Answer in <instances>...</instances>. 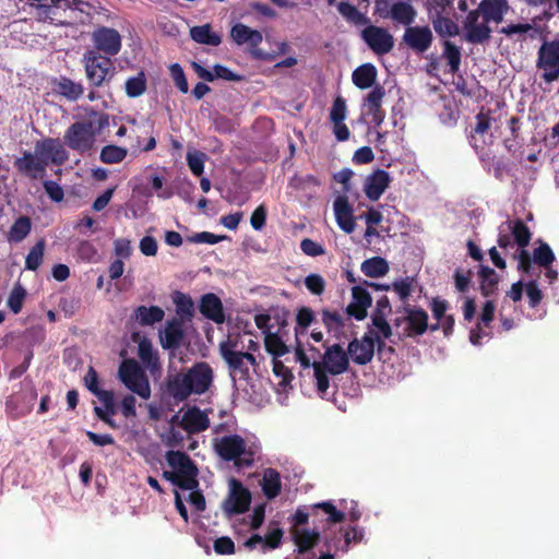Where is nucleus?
I'll list each match as a JSON object with an SVG mask.
<instances>
[{
    "instance_id": "obj_1",
    "label": "nucleus",
    "mask_w": 559,
    "mask_h": 559,
    "mask_svg": "<svg viewBox=\"0 0 559 559\" xmlns=\"http://www.w3.org/2000/svg\"><path fill=\"white\" fill-rule=\"evenodd\" d=\"M214 451L224 462H233L237 468L252 467L254 452L248 448L245 438L238 433L214 439Z\"/></svg>"
},
{
    "instance_id": "obj_2",
    "label": "nucleus",
    "mask_w": 559,
    "mask_h": 559,
    "mask_svg": "<svg viewBox=\"0 0 559 559\" xmlns=\"http://www.w3.org/2000/svg\"><path fill=\"white\" fill-rule=\"evenodd\" d=\"M85 78L93 88L109 85L116 74L112 59L97 51H85L82 57Z\"/></svg>"
},
{
    "instance_id": "obj_3",
    "label": "nucleus",
    "mask_w": 559,
    "mask_h": 559,
    "mask_svg": "<svg viewBox=\"0 0 559 559\" xmlns=\"http://www.w3.org/2000/svg\"><path fill=\"white\" fill-rule=\"evenodd\" d=\"M82 2H25L29 14L38 22L52 23V25H71L72 13ZM88 4V2H84Z\"/></svg>"
},
{
    "instance_id": "obj_4",
    "label": "nucleus",
    "mask_w": 559,
    "mask_h": 559,
    "mask_svg": "<svg viewBox=\"0 0 559 559\" xmlns=\"http://www.w3.org/2000/svg\"><path fill=\"white\" fill-rule=\"evenodd\" d=\"M118 377L132 393L144 400L151 397L152 389L148 376L143 372L135 360H123L119 367Z\"/></svg>"
},
{
    "instance_id": "obj_5",
    "label": "nucleus",
    "mask_w": 559,
    "mask_h": 559,
    "mask_svg": "<svg viewBox=\"0 0 559 559\" xmlns=\"http://www.w3.org/2000/svg\"><path fill=\"white\" fill-rule=\"evenodd\" d=\"M237 343L224 341L219 343L218 350L231 374H238L241 379L249 378V365L258 366V361L252 353L236 349Z\"/></svg>"
},
{
    "instance_id": "obj_6",
    "label": "nucleus",
    "mask_w": 559,
    "mask_h": 559,
    "mask_svg": "<svg viewBox=\"0 0 559 559\" xmlns=\"http://www.w3.org/2000/svg\"><path fill=\"white\" fill-rule=\"evenodd\" d=\"M179 371L191 396L205 394L213 384V369L205 361L195 362L192 367L181 368Z\"/></svg>"
},
{
    "instance_id": "obj_7",
    "label": "nucleus",
    "mask_w": 559,
    "mask_h": 559,
    "mask_svg": "<svg viewBox=\"0 0 559 559\" xmlns=\"http://www.w3.org/2000/svg\"><path fill=\"white\" fill-rule=\"evenodd\" d=\"M229 36H231V40L237 45L241 46L247 44L250 47V53L255 60L267 61L271 62L274 60V55L269 52H264L259 49V45L262 43V34L258 29H253L246 24H241L239 22L229 31Z\"/></svg>"
},
{
    "instance_id": "obj_8",
    "label": "nucleus",
    "mask_w": 559,
    "mask_h": 559,
    "mask_svg": "<svg viewBox=\"0 0 559 559\" xmlns=\"http://www.w3.org/2000/svg\"><path fill=\"white\" fill-rule=\"evenodd\" d=\"M95 133L91 121H75L66 131L64 144L72 151L84 154L92 150Z\"/></svg>"
},
{
    "instance_id": "obj_9",
    "label": "nucleus",
    "mask_w": 559,
    "mask_h": 559,
    "mask_svg": "<svg viewBox=\"0 0 559 559\" xmlns=\"http://www.w3.org/2000/svg\"><path fill=\"white\" fill-rule=\"evenodd\" d=\"M166 461L168 466L183 478L182 490H193L199 487V468L189 455L181 451H168Z\"/></svg>"
},
{
    "instance_id": "obj_10",
    "label": "nucleus",
    "mask_w": 559,
    "mask_h": 559,
    "mask_svg": "<svg viewBox=\"0 0 559 559\" xmlns=\"http://www.w3.org/2000/svg\"><path fill=\"white\" fill-rule=\"evenodd\" d=\"M91 40L93 49L87 51H97L103 57H109L110 59L120 52L122 46L120 33L109 26L94 28L91 33Z\"/></svg>"
},
{
    "instance_id": "obj_11",
    "label": "nucleus",
    "mask_w": 559,
    "mask_h": 559,
    "mask_svg": "<svg viewBox=\"0 0 559 559\" xmlns=\"http://www.w3.org/2000/svg\"><path fill=\"white\" fill-rule=\"evenodd\" d=\"M376 14L383 20H390L394 25H412L417 17V11L412 2H376Z\"/></svg>"
},
{
    "instance_id": "obj_12",
    "label": "nucleus",
    "mask_w": 559,
    "mask_h": 559,
    "mask_svg": "<svg viewBox=\"0 0 559 559\" xmlns=\"http://www.w3.org/2000/svg\"><path fill=\"white\" fill-rule=\"evenodd\" d=\"M430 4L432 5L428 10L436 33L441 37L457 36L460 25L448 16L452 10V2H430Z\"/></svg>"
},
{
    "instance_id": "obj_13",
    "label": "nucleus",
    "mask_w": 559,
    "mask_h": 559,
    "mask_svg": "<svg viewBox=\"0 0 559 559\" xmlns=\"http://www.w3.org/2000/svg\"><path fill=\"white\" fill-rule=\"evenodd\" d=\"M250 503L251 492L249 489L240 480L231 478L228 496L222 503L224 513L228 516L245 513L249 510Z\"/></svg>"
},
{
    "instance_id": "obj_14",
    "label": "nucleus",
    "mask_w": 559,
    "mask_h": 559,
    "mask_svg": "<svg viewBox=\"0 0 559 559\" xmlns=\"http://www.w3.org/2000/svg\"><path fill=\"white\" fill-rule=\"evenodd\" d=\"M160 397L163 401L178 405L191 397V393L187 388L180 371H168L164 381L159 386Z\"/></svg>"
},
{
    "instance_id": "obj_15",
    "label": "nucleus",
    "mask_w": 559,
    "mask_h": 559,
    "mask_svg": "<svg viewBox=\"0 0 559 559\" xmlns=\"http://www.w3.org/2000/svg\"><path fill=\"white\" fill-rule=\"evenodd\" d=\"M464 39L471 44H484L491 35L490 26L485 22L477 9L471 10L463 21Z\"/></svg>"
},
{
    "instance_id": "obj_16",
    "label": "nucleus",
    "mask_w": 559,
    "mask_h": 559,
    "mask_svg": "<svg viewBox=\"0 0 559 559\" xmlns=\"http://www.w3.org/2000/svg\"><path fill=\"white\" fill-rule=\"evenodd\" d=\"M361 38L378 56L389 53L394 47V38L391 33L381 26L367 25L361 31Z\"/></svg>"
},
{
    "instance_id": "obj_17",
    "label": "nucleus",
    "mask_w": 559,
    "mask_h": 559,
    "mask_svg": "<svg viewBox=\"0 0 559 559\" xmlns=\"http://www.w3.org/2000/svg\"><path fill=\"white\" fill-rule=\"evenodd\" d=\"M318 510H322L328 514V522L329 523H341L345 520V513L337 508H335V504L328 501V502H321L313 504L311 507V511H308L307 507H298L295 511V513L292 515V523L294 526H301L308 523L309 516L317 515Z\"/></svg>"
},
{
    "instance_id": "obj_18",
    "label": "nucleus",
    "mask_w": 559,
    "mask_h": 559,
    "mask_svg": "<svg viewBox=\"0 0 559 559\" xmlns=\"http://www.w3.org/2000/svg\"><path fill=\"white\" fill-rule=\"evenodd\" d=\"M432 40V31L427 25L413 26L411 24L405 27L402 36V41L406 47L417 53L426 52L431 47Z\"/></svg>"
},
{
    "instance_id": "obj_19",
    "label": "nucleus",
    "mask_w": 559,
    "mask_h": 559,
    "mask_svg": "<svg viewBox=\"0 0 559 559\" xmlns=\"http://www.w3.org/2000/svg\"><path fill=\"white\" fill-rule=\"evenodd\" d=\"M16 170L32 180L41 179L46 173L47 158L32 152H24L14 160Z\"/></svg>"
},
{
    "instance_id": "obj_20",
    "label": "nucleus",
    "mask_w": 559,
    "mask_h": 559,
    "mask_svg": "<svg viewBox=\"0 0 559 559\" xmlns=\"http://www.w3.org/2000/svg\"><path fill=\"white\" fill-rule=\"evenodd\" d=\"M366 533L361 527L350 526L347 530H340L338 534L331 537L329 534L324 537L325 546L336 551H348L350 545L361 543Z\"/></svg>"
},
{
    "instance_id": "obj_21",
    "label": "nucleus",
    "mask_w": 559,
    "mask_h": 559,
    "mask_svg": "<svg viewBox=\"0 0 559 559\" xmlns=\"http://www.w3.org/2000/svg\"><path fill=\"white\" fill-rule=\"evenodd\" d=\"M64 145L59 139L47 138L36 143L35 153L40 154L43 158H47V163L51 160L52 164L61 166L69 158Z\"/></svg>"
},
{
    "instance_id": "obj_22",
    "label": "nucleus",
    "mask_w": 559,
    "mask_h": 559,
    "mask_svg": "<svg viewBox=\"0 0 559 559\" xmlns=\"http://www.w3.org/2000/svg\"><path fill=\"white\" fill-rule=\"evenodd\" d=\"M403 311L406 314L404 321L407 323L406 334L408 336L423 335L428 331L429 317L426 310L405 304Z\"/></svg>"
},
{
    "instance_id": "obj_23",
    "label": "nucleus",
    "mask_w": 559,
    "mask_h": 559,
    "mask_svg": "<svg viewBox=\"0 0 559 559\" xmlns=\"http://www.w3.org/2000/svg\"><path fill=\"white\" fill-rule=\"evenodd\" d=\"M321 365L330 374H342L347 371L349 366L348 353L340 344H334L326 349L324 362Z\"/></svg>"
},
{
    "instance_id": "obj_24",
    "label": "nucleus",
    "mask_w": 559,
    "mask_h": 559,
    "mask_svg": "<svg viewBox=\"0 0 559 559\" xmlns=\"http://www.w3.org/2000/svg\"><path fill=\"white\" fill-rule=\"evenodd\" d=\"M391 182L390 175L386 170L378 168L365 180V195L369 200L376 202L380 200Z\"/></svg>"
},
{
    "instance_id": "obj_25",
    "label": "nucleus",
    "mask_w": 559,
    "mask_h": 559,
    "mask_svg": "<svg viewBox=\"0 0 559 559\" xmlns=\"http://www.w3.org/2000/svg\"><path fill=\"white\" fill-rule=\"evenodd\" d=\"M199 310L204 318L216 324H222L225 321L223 304L219 297L214 293L202 295L199 302Z\"/></svg>"
},
{
    "instance_id": "obj_26",
    "label": "nucleus",
    "mask_w": 559,
    "mask_h": 559,
    "mask_svg": "<svg viewBox=\"0 0 559 559\" xmlns=\"http://www.w3.org/2000/svg\"><path fill=\"white\" fill-rule=\"evenodd\" d=\"M183 322L179 319H171L166 322L163 332H159L160 345L164 349L175 350L182 344L185 332Z\"/></svg>"
},
{
    "instance_id": "obj_27",
    "label": "nucleus",
    "mask_w": 559,
    "mask_h": 559,
    "mask_svg": "<svg viewBox=\"0 0 559 559\" xmlns=\"http://www.w3.org/2000/svg\"><path fill=\"white\" fill-rule=\"evenodd\" d=\"M385 88L382 85H376L365 98L367 112L372 117L373 123L379 127L384 121L385 111L382 109Z\"/></svg>"
},
{
    "instance_id": "obj_28",
    "label": "nucleus",
    "mask_w": 559,
    "mask_h": 559,
    "mask_svg": "<svg viewBox=\"0 0 559 559\" xmlns=\"http://www.w3.org/2000/svg\"><path fill=\"white\" fill-rule=\"evenodd\" d=\"M180 426L189 433H199L209 428L210 419L205 412L192 406L183 413Z\"/></svg>"
},
{
    "instance_id": "obj_29",
    "label": "nucleus",
    "mask_w": 559,
    "mask_h": 559,
    "mask_svg": "<svg viewBox=\"0 0 559 559\" xmlns=\"http://www.w3.org/2000/svg\"><path fill=\"white\" fill-rule=\"evenodd\" d=\"M334 212L338 227L346 234L355 230V217L353 216V207L346 195L337 197L334 200Z\"/></svg>"
},
{
    "instance_id": "obj_30",
    "label": "nucleus",
    "mask_w": 559,
    "mask_h": 559,
    "mask_svg": "<svg viewBox=\"0 0 559 559\" xmlns=\"http://www.w3.org/2000/svg\"><path fill=\"white\" fill-rule=\"evenodd\" d=\"M293 542L296 545L295 551L298 555L308 554L319 543L322 534L317 530H307L295 527L292 531Z\"/></svg>"
},
{
    "instance_id": "obj_31",
    "label": "nucleus",
    "mask_w": 559,
    "mask_h": 559,
    "mask_svg": "<svg viewBox=\"0 0 559 559\" xmlns=\"http://www.w3.org/2000/svg\"><path fill=\"white\" fill-rule=\"evenodd\" d=\"M261 488L267 500L276 499L283 489L281 473L273 467H266L263 471Z\"/></svg>"
},
{
    "instance_id": "obj_32",
    "label": "nucleus",
    "mask_w": 559,
    "mask_h": 559,
    "mask_svg": "<svg viewBox=\"0 0 559 559\" xmlns=\"http://www.w3.org/2000/svg\"><path fill=\"white\" fill-rule=\"evenodd\" d=\"M173 302L175 304L176 318L181 322H189L193 319L195 313V306L192 297L189 294L180 290H175L171 295Z\"/></svg>"
},
{
    "instance_id": "obj_33",
    "label": "nucleus",
    "mask_w": 559,
    "mask_h": 559,
    "mask_svg": "<svg viewBox=\"0 0 559 559\" xmlns=\"http://www.w3.org/2000/svg\"><path fill=\"white\" fill-rule=\"evenodd\" d=\"M378 70L372 63H365L354 69L352 73L353 84L359 90L374 87Z\"/></svg>"
},
{
    "instance_id": "obj_34",
    "label": "nucleus",
    "mask_w": 559,
    "mask_h": 559,
    "mask_svg": "<svg viewBox=\"0 0 559 559\" xmlns=\"http://www.w3.org/2000/svg\"><path fill=\"white\" fill-rule=\"evenodd\" d=\"M133 317L140 326H153L164 320L165 312L159 306H138Z\"/></svg>"
},
{
    "instance_id": "obj_35",
    "label": "nucleus",
    "mask_w": 559,
    "mask_h": 559,
    "mask_svg": "<svg viewBox=\"0 0 559 559\" xmlns=\"http://www.w3.org/2000/svg\"><path fill=\"white\" fill-rule=\"evenodd\" d=\"M138 356L144 364V366L152 372H159L162 369L160 359L158 353L153 348L152 342L144 337L140 344H138Z\"/></svg>"
},
{
    "instance_id": "obj_36",
    "label": "nucleus",
    "mask_w": 559,
    "mask_h": 559,
    "mask_svg": "<svg viewBox=\"0 0 559 559\" xmlns=\"http://www.w3.org/2000/svg\"><path fill=\"white\" fill-rule=\"evenodd\" d=\"M55 91L69 102H76L83 95L84 88L80 82L62 75L56 80Z\"/></svg>"
},
{
    "instance_id": "obj_37",
    "label": "nucleus",
    "mask_w": 559,
    "mask_h": 559,
    "mask_svg": "<svg viewBox=\"0 0 559 559\" xmlns=\"http://www.w3.org/2000/svg\"><path fill=\"white\" fill-rule=\"evenodd\" d=\"M559 64V40L542 44L537 52L536 67H557Z\"/></svg>"
},
{
    "instance_id": "obj_38",
    "label": "nucleus",
    "mask_w": 559,
    "mask_h": 559,
    "mask_svg": "<svg viewBox=\"0 0 559 559\" xmlns=\"http://www.w3.org/2000/svg\"><path fill=\"white\" fill-rule=\"evenodd\" d=\"M360 271L370 278H379L385 276L389 271V262L382 257H372L361 262Z\"/></svg>"
},
{
    "instance_id": "obj_39",
    "label": "nucleus",
    "mask_w": 559,
    "mask_h": 559,
    "mask_svg": "<svg viewBox=\"0 0 559 559\" xmlns=\"http://www.w3.org/2000/svg\"><path fill=\"white\" fill-rule=\"evenodd\" d=\"M347 353L352 360L359 366L368 365L374 357V350L359 343L358 338H354L348 343Z\"/></svg>"
},
{
    "instance_id": "obj_40",
    "label": "nucleus",
    "mask_w": 559,
    "mask_h": 559,
    "mask_svg": "<svg viewBox=\"0 0 559 559\" xmlns=\"http://www.w3.org/2000/svg\"><path fill=\"white\" fill-rule=\"evenodd\" d=\"M191 37L197 43L209 46H218L222 41L221 36L212 31L210 24L193 26L191 28Z\"/></svg>"
},
{
    "instance_id": "obj_41",
    "label": "nucleus",
    "mask_w": 559,
    "mask_h": 559,
    "mask_svg": "<svg viewBox=\"0 0 559 559\" xmlns=\"http://www.w3.org/2000/svg\"><path fill=\"white\" fill-rule=\"evenodd\" d=\"M147 78L144 71H140L134 76L127 79L124 83V91L128 97L136 98L146 92Z\"/></svg>"
},
{
    "instance_id": "obj_42",
    "label": "nucleus",
    "mask_w": 559,
    "mask_h": 559,
    "mask_svg": "<svg viewBox=\"0 0 559 559\" xmlns=\"http://www.w3.org/2000/svg\"><path fill=\"white\" fill-rule=\"evenodd\" d=\"M509 4V2H479L478 12L487 23H502L503 11L497 5Z\"/></svg>"
},
{
    "instance_id": "obj_43",
    "label": "nucleus",
    "mask_w": 559,
    "mask_h": 559,
    "mask_svg": "<svg viewBox=\"0 0 559 559\" xmlns=\"http://www.w3.org/2000/svg\"><path fill=\"white\" fill-rule=\"evenodd\" d=\"M480 292L485 297L492 295L498 287V275L489 266L481 265L479 270Z\"/></svg>"
},
{
    "instance_id": "obj_44",
    "label": "nucleus",
    "mask_w": 559,
    "mask_h": 559,
    "mask_svg": "<svg viewBox=\"0 0 559 559\" xmlns=\"http://www.w3.org/2000/svg\"><path fill=\"white\" fill-rule=\"evenodd\" d=\"M539 246L533 250V262L542 267H549L556 260L555 252L549 243L538 240Z\"/></svg>"
},
{
    "instance_id": "obj_45",
    "label": "nucleus",
    "mask_w": 559,
    "mask_h": 559,
    "mask_svg": "<svg viewBox=\"0 0 559 559\" xmlns=\"http://www.w3.org/2000/svg\"><path fill=\"white\" fill-rule=\"evenodd\" d=\"M265 350L271 354L275 359L277 357L285 356L289 353L288 346L285 344L283 338L276 333L269 332L264 336Z\"/></svg>"
},
{
    "instance_id": "obj_46",
    "label": "nucleus",
    "mask_w": 559,
    "mask_h": 559,
    "mask_svg": "<svg viewBox=\"0 0 559 559\" xmlns=\"http://www.w3.org/2000/svg\"><path fill=\"white\" fill-rule=\"evenodd\" d=\"M31 229V218L28 216L22 215L14 222V224L10 228L9 240L19 243V241H22L28 236Z\"/></svg>"
},
{
    "instance_id": "obj_47",
    "label": "nucleus",
    "mask_w": 559,
    "mask_h": 559,
    "mask_svg": "<svg viewBox=\"0 0 559 559\" xmlns=\"http://www.w3.org/2000/svg\"><path fill=\"white\" fill-rule=\"evenodd\" d=\"M511 235L520 249H525L532 238L530 228L521 218H516L512 222Z\"/></svg>"
},
{
    "instance_id": "obj_48",
    "label": "nucleus",
    "mask_w": 559,
    "mask_h": 559,
    "mask_svg": "<svg viewBox=\"0 0 559 559\" xmlns=\"http://www.w3.org/2000/svg\"><path fill=\"white\" fill-rule=\"evenodd\" d=\"M443 57L448 62L451 73H455L460 70L462 64V52L460 47H456L453 43L445 40L443 43Z\"/></svg>"
},
{
    "instance_id": "obj_49",
    "label": "nucleus",
    "mask_w": 559,
    "mask_h": 559,
    "mask_svg": "<svg viewBox=\"0 0 559 559\" xmlns=\"http://www.w3.org/2000/svg\"><path fill=\"white\" fill-rule=\"evenodd\" d=\"M337 10L348 23L355 25H366L368 23L366 14L360 13L350 2H338Z\"/></svg>"
},
{
    "instance_id": "obj_50",
    "label": "nucleus",
    "mask_w": 559,
    "mask_h": 559,
    "mask_svg": "<svg viewBox=\"0 0 559 559\" xmlns=\"http://www.w3.org/2000/svg\"><path fill=\"white\" fill-rule=\"evenodd\" d=\"M45 249V240L40 239L35 242V246L32 247L25 259V269L28 271H36L41 262Z\"/></svg>"
},
{
    "instance_id": "obj_51",
    "label": "nucleus",
    "mask_w": 559,
    "mask_h": 559,
    "mask_svg": "<svg viewBox=\"0 0 559 559\" xmlns=\"http://www.w3.org/2000/svg\"><path fill=\"white\" fill-rule=\"evenodd\" d=\"M25 298L26 289L21 284H15L10 293L9 299H7V306H9L14 314H17L22 311Z\"/></svg>"
},
{
    "instance_id": "obj_52",
    "label": "nucleus",
    "mask_w": 559,
    "mask_h": 559,
    "mask_svg": "<svg viewBox=\"0 0 559 559\" xmlns=\"http://www.w3.org/2000/svg\"><path fill=\"white\" fill-rule=\"evenodd\" d=\"M128 152L126 148L117 145H106L100 152V159L106 164H115L121 162Z\"/></svg>"
},
{
    "instance_id": "obj_53",
    "label": "nucleus",
    "mask_w": 559,
    "mask_h": 559,
    "mask_svg": "<svg viewBox=\"0 0 559 559\" xmlns=\"http://www.w3.org/2000/svg\"><path fill=\"white\" fill-rule=\"evenodd\" d=\"M262 538L263 551L266 549H278L283 544L284 530L281 527L271 528Z\"/></svg>"
},
{
    "instance_id": "obj_54",
    "label": "nucleus",
    "mask_w": 559,
    "mask_h": 559,
    "mask_svg": "<svg viewBox=\"0 0 559 559\" xmlns=\"http://www.w3.org/2000/svg\"><path fill=\"white\" fill-rule=\"evenodd\" d=\"M491 124V109H485L484 107L476 115V124L472 132V138L475 134L484 135L489 129Z\"/></svg>"
},
{
    "instance_id": "obj_55",
    "label": "nucleus",
    "mask_w": 559,
    "mask_h": 559,
    "mask_svg": "<svg viewBox=\"0 0 559 559\" xmlns=\"http://www.w3.org/2000/svg\"><path fill=\"white\" fill-rule=\"evenodd\" d=\"M312 368L316 378L317 391L321 394L326 393L330 388V378L328 376L329 371L325 370L324 366L320 362H313Z\"/></svg>"
},
{
    "instance_id": "obj_56",
    "label": "nucleus",
    "mask_w": 559,
    "mask_h": 559,
    "mask_svg": "<svg viewBox=\"0 0 559 559\" xmlns=\"http://www.w3.org/2000/svg\"><path fill=\"white\" fill-rule=\"evenodd\" d=\"M169 71L174 84L178 88V91L182 94H187L189 92V82L187 81V75L185 74L181 66L178 63H174L169 66Z\"/></svg>"
},
{
    "instance_id": "obj_57",
    "label": "nucleus",
    "mask_w": 559,
    "mask_h": 559,
    "mask_svg": "<svg viewBox=\"0 0 559 559\" xmlns=\"http://www.w3.org/2000/svg\"><path fill=\"white\" fill-rule=\"evenodd\" d=\"M321 321L330 331H337L344 326L343 317L337 311L323 310Z\"/></svg>"
},
{
    "instance_id": "obj_58",
    "label": "nucleus",
    "mask_w": 559,
    "mask_h": 559,
    "mask_svg": "<svg viewBox=\"0 0 559 559\" xmlns=\"http://www.w3.org/2000/svg\"><path fill=\"white\" fill-rule=\"evenodd\" d=\"M304 284L311 294L318 296L322 295L326 287L325 280L318 274H309L306 276Z\"/></svg>"
},
{
    "instance_id": "obj_59",
    "label": "nucleus",
    "mask_w": 559,
    "mask_h": 559,
    "mask_svg": "<svg viewBox=\"0 0 559 559\" xmlns=\"http://www.w3.org/2000/svg\"><path fill=\"white\" fill-rule=\"evenodd\" d=\"M412 285H414V280L412 277H405L392 284V289H394V292L399 295L404 305L406 304L408 297L412 295Z\"/></svg>"
},
{
    "instance_id": "obj_60",
    "label": "nucleus",
    "mask_w": 559,
    "mask_h": 559,
    "mask_svg": "<svg viewBox=\"0 0 559 559\" xmlns=\"http://www.w3.org/2000/svg\"><path fill=\"white\" fill-rule=\"evenodd\" d=\"M272 371L275 377H281L282 385H287L294 379L292 371L285 366V364L276 358L272 360Z\"/></svg>"
},
{
    "instance_id": "obj_61",
    "label": "nucleus",
    "mask_w": 559,
    "mask_h": 559,
    "mask_svg": "<svg viewBox=\"0 0 559 559\" xmlns=\"http://www.w3.org/2000/svg\"><path fill=\"white\" fill-rule=\"evenodd\" d=\"M43 188L47 197H49L52 202H61L63 200L64 191L58 182L53 180H44Z\"/></svg>"
},
{
    "instance_id": "obj_62",
    "label": "nucleus",
    "mask_w": 559,
    "mask_h": 559,
    "mask_svg": "<svg viewBox=\"0 0 559 559\" xmlns=\"http://www.w3.org/2000/svg\"><path fill=\"white\" fill-rule=\"evenodd\" d=\"M205 158L206 155L204 153H188L186 155V160H188L191 171L198 177L204 171Z\"/></svg>"
},
{
    "instance_id": "obj_63",
    "label": "nucleus",
    "mask_w": 559,
    "mask_h": 559,
    "mask_svg": "<svg viewBox=\"0 0 559 559\" xmlns=\"http://www.w3.org/2000/svg\"><path fill=\"white\" fill-rule=\"evenodd\" d=\"M347 115L346 102L342 96H337L333 103L330 119L331 121H344Z\"/></svg>"
},
{
    "instance_id": "obj_64",
    "label": "nucleus",
    "mask_w": 559,
    "mask_h": 559,
    "mask_svg": "<svg viewBox=\"0 0 559 559\" xmlns=\"http://www.w3.org/2000/svg\"><path fill=\"white\" fill-rule=\"evenodd\" d=\"M214 551L218 555L236 554L235 543L227 536L218 537L214 540Z\"/></svg>"
}]
</instances>
